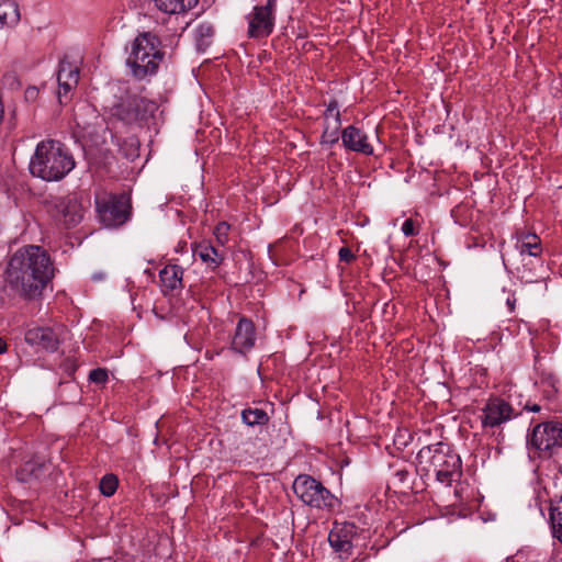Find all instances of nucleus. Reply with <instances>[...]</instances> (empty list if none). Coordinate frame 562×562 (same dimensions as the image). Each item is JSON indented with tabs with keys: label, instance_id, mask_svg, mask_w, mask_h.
I'll return each mask as SVG.
<instances>
[{
	"label": "nucleus",
	"instance_id": "nucleus-12",
	"mask_svg": "<svg viewBox=\"0 0 562 562\" xmlns=\"http://www.w3.org/2000/svg\"><path fill=\"white\" fill-rule=\"evenodd\" d=\"M24 340L30 346L54 352L58 349L57 334L49 327H34L25 331Z\"/></svg>",
	"mask_w": 562,
	"mask_h": 562
},
{
	"label": "nucleus",
	"instance_id": "nucleus-9",
	"mask_svg": "<svg viewBox=\"0 0 562 562\" xmlns=\"http://www.w3.org/2000/svg\"><path fill=\"white\" fill-rule=\"evenodd\" d=\"M57 212L58 221L67 227H72L82 221L85 207L76 194H70L58 202Z\"/></svg>",
	"mask_w": 562,
	"mask_h": 562
},
{
	"label": "nucleus",
	"instance_id": "nucleus-7",
	"mask_svg": "<svg viewBox=\"0 0 562 562\" xmlns=\"http://www.w3.org/2000/svg\"><path fill=\"white\" fill-rule=\"evenodd\" d=\"M277 1L267 0L263 5H256L248 18V35L252 38L269 36L274 27V10Z\"/></svg>",
	"mask_w": 562,
	"mask_h": 562
},
{
	"label": "nucleus",
	"instance_id": "nucleus-20",
	"mask_svg": "<svg viewBox=\"0 0 562 562\" xmlns=\"http://www.w3.org/2000/svg\"><path fill=\"white\" fill-rule=\"evenodd\" d=\"M155 5L162 12L178 14L186 12L196 5L199 0H153Z\"/></svg>",
	"mask_w": 562,
	"mask_h": 562
},
{
	"label": "nucleus",
	"instance_id": "nucleus-32",
	"mask_svg": "<svg viewBox=\"0 0 562 562\" xmlns=\"http://www.w3.org/2000/svg\"><path fill=\"white\" fill-rule=\"evenodd\" d=\"M339 260L350 263L356 259V256L349 247H341L338 252Z\"/></svg>",
	"mask_w": 562,
	"mask_h": 562
},
{
	"label": "nucleus",
	"instance_id": "nucleus-37",
	"mask_svg": "<svg viewBox=\"0 0 562 562\" xmlns=\"http://www.w3.org/2000/svg\"><path fill=\"white\" fill-rule=\"evenodd\" d=\"M7 351V342L0 338V353H3Z\"/></svg>",
	"mask_w": 562,
	"mask_h": 562
},
{
	"label": "nucleus",
	"instance_id": "nucleus-5",
	"mask_svg": "<svg viewBox=\"0 0 562 562\" xmlns=\"http://www.w3.org/2000/svg\"><path fill=\"white\" fill-rule=\"evenodd\" d=\"M292 490L303 504L312 508L331 509L335 506V496L311 475L301 474L296 476Z\"/></svg>",
	"mask_w": 562,
	"mask_h": 562
},
{
	"label": "nucleus",
	"instance_id": "nucleus-36",
	"mask_svg": "<svg viewBox=\"0 0 562 562\" xmlns=\"http://www.w3.org/2000/svg\"><path fill=\"white\" fill-rule=\"evenodd\" d=\"M515 302H516V299L514 296L507 297V305L509 306V311H514Z\"/></svg>",
	"mask_w": 562,
	"mask_h": 562
},
{
	"label": "nucleus",
	"instance_id": "nucleus-26",
	"mask_svg": "<svg viewBox=\"0 0 562 562\" xmlns=\"http://www.w3.org/2000/svg\"><path fill=\"white\" fill-rule=\"evenodd\" d=\"M117 485V477L113 474L104 475L99 483L100 492L108 497L116 492Z\"/></svg>",
	"mask_w": 562,
	"mask_h": 562
},
{
	"label": "nucleus",
	"instance_id": "nucleus-14",
	"mask_svg": "<svg viewBox=\"0 0 562 562\" xmlns=\"http://www.w3.org/2000/svg\"><path fill=\"white\" fill-rule=\"evenodd\" d=\"M341 140L344 146L349 150L361 153L363 155L373 154V147L368 142L367 134L353 125H349L342 130Z\"/></svg>",
	"mask_w": 562,
	"mask_h": 562
},
{
	"label": "nucleus",
	"instance_id": "nucleus-3",
	"mask_svg": "<svg viewBox=\"0 0 562 562\" xmlns=\"http://www.w3.org/2000/svg\"><path fill=\"white\" fill-rule=\"evenodd\" d=\"M159 44V38L150 32L142 33L133 41L126 64L135 78L144 79L156 74L164 58Z\"/></svg>",
	"mask_w": 562,
	"mask_h": 562
},
{
	"label": "nucleus",
	"instance_id": "nucleus-27",
	"mask_svg": "<svg viewBox=\"0 0 562 562\" xmlns=\"http://www.w3.org/2000/svg\"><path fill=\"white\" fill-rule=\"evenodd\" d=\"M228 231H229V225L226 222H221L216 225V227L214 229V235H215L216 241L221 246H224L227 243Z\"/></svg>",
	"mask_w": 562,
	"mask_h": 562
},
{
	"label": "nucleus",
	"instance_id": "nucleus-24",
	"mask_svg": "<svg viewBox=\"0 0 562 562\" xmlns=\"http://www.w3.org/2000/svg\"><path fill=\"white\" fill-rule=\"evenodd\" d=\"M341 121L326 122L325 130L322 135V144L334 145L339 140V130Z\"/></svg>",
	"mask_w": 562,
	"mask_h": 562
},
{
	"label": "nucleus",
	"instance_id": "nucleus-31",
	"mask_svg": "<svg viewBox=\"0 0 562 562\" xmlns=\"http://www.w3.org/2000/svg\"><path fill=\"white\" fill-rule=\"evenodd\" d=\"M402 232L405 236H415L418 231L415 228V223L412 218H407L402 225Z\"/></svg>",
	"mask_w": 562,
	"mask_h": 562
},
{
	"label": "nucleus",
	"instance_id": "nucleus-30",
	"mask_svg": "<svg viewBox=\"0 0 562 562\" xmlns=\"http://www.w3.org/2000/svg\"><path fill=\"white\" fill-rule=\"evenodd\" d=\"M434 471L436 473L437 480L443 484H450L452 481L453 474L456 473V472H450L449 470H443L441 468L434 469Z\"/></svg>",
	"mask_w": 562,
	"mask_h": 562
},
{
	"label": "nucleus",
	"instance_id": "nucleus-21",
	"mask_svg": "<svg viewBox=\"0 0 562 562\" xmlns=\"http://www.w3.org/2000/svg\"><path fill=\"white\" fill-rule=\"evenodd\" d=\"M328 541L336 552L348 554L352 548L351 541L342 528L331 530L328 535Z\"/></svg>",
	"mask_w": 562,
	"mask_h": 562
},
{
	"label": "nucleus",
	"instance_id": "nucleus-16",
	"mask_svg": "<svg viewBox=\"0 0 562 562\" xmlns=\"http://www.w3.org/2000/svg\"><path fill=\"white\" fill-rule=\"evenodd\" d=\"M183 269L178 265H167L159 272L162 292L166 294L177 289H182Z\"/></svg>",
	"mask_w": 562,
	"mask_h": 562
},
{
	"label": "nucleus",
	"instance_id": "nucleus-11",
	"mask_svg": "<svg viewBox=\"0 0 562 562\" xmlns=\"http://www.w3.org/2000/svg\"><path fill=\"white\" fill-rule=\"evenodd\" d=\"M255 340L256 329L254 323L246 317H240L232 339V349L245 355L254 347Z\"/></svg>",
	"mask_w": 562,
	"mask_h": 562
},
{
	"label": "nucleus",
	"instance_id": "nucleus-15",
	"mask_svg": "<svg viewBox=\"0 0 562 562\" xmlns=\"http://www.w3.org/2000/svg\"><path fill=\"white\" fill-rule=\"evenodd\" d=\"M193 255L199 257L212 270L216 269L224 259L223 251L218 250L206 240L195 245L193 248Z\"/></svg>",
	"mask_w": 562,
	"mask_h": 562
},
{
	"label": "nucleus",
	"instance_id": "nucleus-22",
	"mask_svg": "<svg viewBox=\"0 0 562 562\" xmlns=\"http://www.w3.org/2000/svg\"><path fill=\"white\" fill-rule=\"evenodd\" d=\"M241 418L248 426L265 425L269 422L268 414L260 408H246L241 413Z\"/></svg>",
	"mask_w": 562,
	"mask_h": 562
},
{
	"label": "nucleus",
	"instance_id": "nucleus-28",
	"mask_svg": "<svg viewBox=\"0 0 562 562\" xmlns=\"http://www.w3.org/2000/svg\"><path fill=\"white\" fill-rule=\"evenodd\" d=\"M108 370L104 368H97L90 371L89 381L97 384H103L108 381Z\"/></svg>",
	"mask_w": 562,
	"mask_h": 562
},
{
	"label": "nucleus",
	"instance_id": "nucleus-34",
	"mask_svg": "<svg viewBox=\"0 0 562 562\" xmlns=\"http://www.w3.org/2000/svg\"><path fill=\"white\" fill-rule=\"evenodd\" d=\"M24 95L27 101H34L38 97V90L35 87H29L25 90Z\"/></svg>",
	"mask_w": 562,
	"mask_h": 562
},
{
	"label": "nucleus",
	"instance_id": "nucleus-1",
	"mask_svg": "<svg viewBox=\"0 0 562 562\" xmlns=\"http://www.w3.org/2000/svg\"><path fill=\"white\" fill-rule=\"evenodd\" d=\"M54 270L50 257L42 247L24 246L9 258L3 273L4 284L13 296L33 301L54 278Z\"/></svg>",
	"mask_w": 562,
	"mask_h": 562
},
{
	"label": "nucleus",
	"instance_id": "nucleus-19",
	"mask_svg": "<svg viewBox=\"0 0 562 562\" xmlns=\"http://www.w3.org/2000/svg\"><path fill=\"white\" fill-rule=\"evenodd\" d=\"M20 10L14 0H0V25L14 26L19 23Z\"/></svg>",
	"mask_w": 562,
	"mask_h": 562
},
{
	"label": "nucleus",
	"instance_id": "nucleus-25",
	"mask_svg": "<svg viewBox=\"0 0 562 562\" xmlns=\"http://www.w3.org/2000/svg\"><path fill=\"white\" fill-rule=\"evenodd\" d=\"M550 519L552 522L553 535L562 543V498L558 505L551 509Z\"/></svg>",
	"mask_w": 562,
	"mask_h": 562
},
{
	"label": "nucleus",
	"instance_id": "nucleus-18",
	"mask_svg": "<svg viewBox=\"0 0 562 562\" xmlns=\"http://www.w3.org/2000/svg\"><path fill=\"white\" fill-rule=\"evenodd\" d=\"M430 465L434 469L441 468L457 473L460 468V458L457 454L447 453L442 449L437 448L430 458Z\"/></svg>",
	"mask_w": 562,
	"mask_h": 562
},
{
	"label": "nucleus",
	"instance_id": "nucleus-35",
	"mask_svg": "<svg viewBox=\"0 0 562 562\" xmlns=\"http://www.w3.org/2000/svg\"><path fill=\"white\" fill-rule=\"evenodd\" d=\"M525 408L528 409V411L535 412V413H537V412H539L541 409V407L538 404H532V405H528L527 404L525 406Z\"/></svg>",
	"mask_w": 562,
	"mask_h": 562
},
{
	"label": "nucleus",
	"instance_id": "nucleus-2",
	"mask_svg": "<svg viewBox=\"0 0 562 562\" xmlns=\"http://www.w3.org/2000/svg\"><path fill=\"white\" fill-rule=\"evenodd\" d=\"M74 168L71 154L55 139L38 143L29 164L31 175L47 182L64 179Z\"/></svg>",
	"mask_w": 562,
	"mask_h": 562
},
{
	"label": "nucleus",
	"instance_id": "nucleus-8",
	"mask_svg": "<svg viewBox=\"0 0 562 562\" xmlns=\"http://www.w3.org/2000/svg\"><path fill=\"white\" fill-rule=\"evenodd\" d=\"M97 211L100 221L106 227L120 226L128 218L127 205L122 199L111 198L98 201Z\"/></svg>",
	"mask_w": 562,
	"mask_h": 562
},
{
	"label": "nucleus",
	"instance_id": "nucleus-17",
	"mask_svg": "<svg viewBox=\"0 0 562 562\" xmlns=\"http://www.w3.org/2000/svg\"><path fill=\"white\" fill-rule=\"evenodd\" d=\"M49 465L43 461L29 460L16 470V479L23 483H32L44 475Z\"/></svg>",
	"mask_w": 562,
	"mask_h": 562
},
{
	"label": "nucleus",
	"instance_id": "nucleus-23",
	"mask_svg": "<svg viewBox=\"0 0 562 562\" xmlns=\"http://www.w3.org/2000/svg\"><path fill=\"white\" fill-rule=\"evenodd\" d=\"M520 255L537 257L541 252L540 240L536 235H527L519 245Z\"/></svg>",
	"mask_w": 562,
	"mask_h": 562
},
{
	"label": "nucleus",
	"instance_id": "nucleus-6",
	"mask_svg": "<svg viewBox=\"0 0 562 562\" xmlns=\"http://www.w3.org/2000/svg\"><path fill=\"white\" fill-rule=\"evenodd\" d=\"M156 109L157 105L155 102L134 94L127 95L115 105L113 115L127 124H132L145 120L149 114H153Z\"/></svg>",
	"mask_w": 562,
	"mask_h": 562
},
{
	"label": "nucleus",
	"instance_id": "nucleus-13",
	"mask_svg": "<svg viewBox=\"0 0 562 562\" xmlns=\"http://www.w3.org/2000/svg\"><path fill=\"white\" fill-rule=\"evenodd\" d=\"M58 81V101L59 103L67 102L68 93L77 87L79 81V69L68 61H61L57 72Z\"/></svg>",
	"mask_w": 562,
	"mask_h": 562
},
{
	"label": "nucleus",
	"instance_id": "nucleus-10",
	"mask_svg": "<svg viewBox=\"0 0 562 562\" xmlns=\"http://www.w3.org/2000/svg\"><path fill=\"white\" fill-rule=\"evenodd\" d=\"M512 406L501 398H493L487 402L481 415L484 427H496L512 418Z\"/></svg>",
	"mask_w": 562,
	"mask_h": 562
},
{
	"label": "nucleus",
	"instance_id": "nucleus-4",
	"mask_svg": "<svg viewBox=\"0 0 562 562\" xmlns=\"http://www.w3.org/2000/svg\"><path fill=\"white\" fill-rule=\"evenodd\" d=\"M531 457L550 458L562 448V423L547 422L536 425L527 436Z\"/></svg>",
	"mask_w": 562,
	"mask_h": 562
},
{
	"label": "nucleus",
	"instance_id": "nucleus-29",
	"mask_svg": "<svg viewBox=\"0 0 562 562\" xmlns=\"http://www.w3.org/2000/svg\"><path fill=\"white\" fill-rule=\"evenodd\" d=\"M324 117H325V122H335L336 120L340 121V112L338 110L337 101L334 100V101L329 102V104L325 111Z\"/></svg>",
	"mask_w": 562,
	"mask_h": 562
},
{
	"label": "nucleus",
	"instance_id": "nucleus-33",
	"mask_svg": "<svg viewBox=\"0 0 562 562\" xmlns=\"http://www.w3.org/2000/svg\"><path fill=\"white\" fill-rule=\"evenodd\" d=\"M213 33H214V29H213V26H212V25H210V24H201V25H199V27H198V34H199L201 37H203V36H207V37H210V36H212V35H213Z\"/></svg>",
	"mask_w": 562,
	"mask_h": 562
}]
</instances>
